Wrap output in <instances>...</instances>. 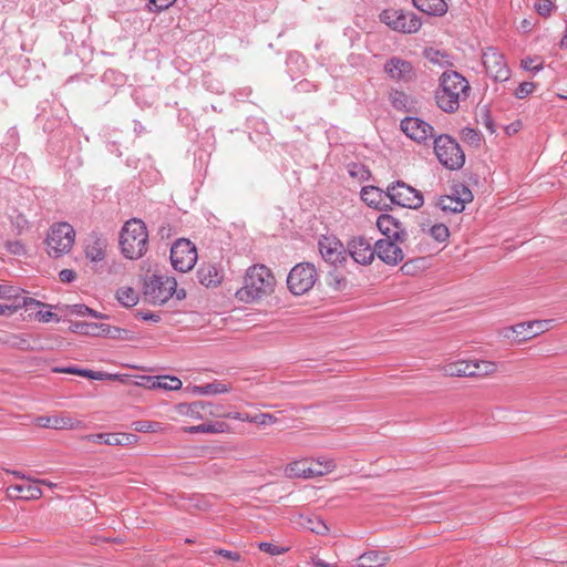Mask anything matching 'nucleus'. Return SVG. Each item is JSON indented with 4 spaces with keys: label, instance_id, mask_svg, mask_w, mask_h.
<instances>
[{
    "label": "nucleus",
    "instance_id": "f257e3e1",
    "mask_svg": "<svg viewBox=\"0 0 567 567\" xmlns=\"http://www.w3.org/2000/svg\"><path fill=\"white\" fill-rule=\"evenodd\" d=\"M470 91V83L463 75L456 71H444L435 91L436 105L445 113H454L468 97Z\"/></svg>",
    "mask_w": 567,
    "mask_h": 567
},
{
    "label": "nucleus",
    "instance_id": "f03ea898",
    "mask_svg": "<svg viewBox=\"0 0 567 567\" xmlns=\"http://www.w3.org/2000/svg\"><path fill=\"white\" fill-rule=\"evenodd\" d=\"M276 286L271 270L265 265H254L246 270L243 287L236 297L244 302H252L270 296Z\"/></svg>",
    "mask_w": 567,
    "mask_h": 567
},
{
    "label": "nucleus",
    "instance_id": "7ed1b4c3",
    "mask_svg": "<svg viewBox=\"0 0 567 567\" xmlns=\"http://www.w3.org/2000/svg\"><path fill=\"white\" fill-rule=\"evenodd\" d=\"M118 243L125 258L131 260L142 258L148 249V231L145 223L138 218L125 221Z\"/></svg>",
    "mask_w": 567,
    "mask_h": 567
},
{
    "label": "nucleus",
    "instance_id": "20e7f679",
    "mask_svg": "<svg viewBox=\"0 0 567 567\" xmlns=\"http://www.w3.org/2000/svg\"><path fill=\"white\" fill-rule=\"evenodd\" d=\"M337 468V463L328 456H318L316 458H302L290 462L285 467V476L288 478H315L332 473Z\"/></svg>",
    "mask_w": 567,
    "mask_h": 567
},
{
    "label": "nucleus",
    "instance_id": "39448f33",
    "mask_svg": "<svg viewBox=\"0 0 567 567\" xmlns=\"http://www.w3.org/2000/svg\"><path fill=\"white\" fill-rule=\"evenodd\" d=\"M176 279L169 276H152L144 286L145 300L152 305H163L172 298L174 293L177 299L185 297V292L177 291Z\"/></svg>",
    "mask_w": 567,
    "mask_h": 567
},
{
    "label": "nucleus",
    "instance_id": "423d86ee",
    "mask_svg": "<svg viewBox=\"0 0 567 567\" xmlns=\"http://www.w3.org/2000/svg\"><path fill=\"white\" fill-rule=\"evenodd\" d=\"M75 230L69 223L53 224L45 238L49 256L58 258L68 254L74 245Z\"/></svg>",
    "mask_w": 567,
    "mask_h": 567
},
{
    "label": "nucleus",
    "instance_id": "0eeeda50",
    "mask_svg": "<svg viewBox=\"0 0 567 567\" xmlns=\"http://www.w3.org/2000/svg\"><path fill=\"white\" fill-rule=\"evenodd\" d=\"M434 153L439 162L446 168L455 171L465 163V155L458 143L450 135L441 134L433 141Z\"/></svg>",
    "mask_w": 567,
    "mask_h": 567
},
{
    "label": "nucleus",
    "instance_id": "6e6552de",
    "mask_svg": "<svg viewBox=\"0 0 567 567\" xmlns=\"http://www.w3.org/2000/svg\"><path fill=\"white\" fill-rule=\"evenodd\" d=\"M441 371L446 377L482 378L496 372V363L487 360H460L444 364Z\"/></svg>",
    "mask_w": 567,
    "mask_h": 567
},
{
    "label": "nucleus",
    "instance_id": "1a4fd4ad",
    "mask_svg": "<svg viewBox=\"0 0 567 567\" xmlns=\"http://www.w3.org/2000/svg\"><path fill=\"white\" fill-rule=\"evenodd\" d=\"M318 279L313 264L300 262L292 267L287 278L288 289L296 296L307 293L312 289Z\"/></svg>",
    "mask_w": 567,
    "mask_h": 567
},
{
    "label": "nucleus",
    "instance_id": "9d476101",
    "mask_svg": "<svg viewBox=\"0 0 567 567\" xmlns=\"http://www.w3.org/2000/svg\"><path fill=\"white\" fill-rule=\"evenodd\" d=\"M553 320H533L520 322L501 330V336L516 343L530 340L551 328Z\"/></svg>",
    "mask_w": 567,
    "mask_h": 567
},
{
    "label": "nucleus",
    "instance_id": "9b49d317",
    "mask_svg": "<svg viewBox=\"0 0 567 567\" xmlns=\"http://www.w3.org/2000/svg\"><path fill=\"white\" fill-rule=\"evenodd\" d=\"M390 200L401 207L417 209L423 205V195L420 190L402 181H396L386 187L385 192Z\"/></svg>",
    "mask_w": 567,
    "mask_h": 567
},
{
    "label": "nucleus",
    "instance_id": "f8f14e48",
    "mask_svg": "<svg viewBox=\"0 0 567 567\" xmlns=\"http://www.w3.org/2000/svg\"><path fill=\"white\" fill-rule=\"evenodd\" d=\"M380 19L392 30L402 33H415L422 25L421 19L415 13L400 9H386L380 14Z\"/></svg>",
    "mask_w": 567,
    "mask_h": 567
},
{
    "label": "nucleus",
    "instance_id": "ddd939ff",
    "mask_svg": "<svg viewBox=\"0 0 567 567\" xmlns=\"http://www.w3.org/2000/svg\"><path fill=\"white\" fill-rule=\"evenodd\" d=\"M197 257L196 247L188 239L181 238L171 248L172 266L177 271L187 272L193 269Z\"/></svg>",
    "mask_w": 567,
    "mask_h": 567
},
{
    "label": "nucleus",
    "instance_id": "4468645a",
    "mask_svg": "<svg viewBox=\"0 0 567 567\" xmlns=\"http://www.w3.org/2000/svg\"><path fill=\"white\" fill-rule=\"evenodd\" d=\"M401 131L412 141L426 144L436 137L434 127L422 118L409 116L401 121Z\"/></svg>",
    "mask_w": 567,
    "mask_h": 567
},
{
    "label": "nucleus",
    "instance_id": "2eb2a0df",
    "mask_svg": "<svg viewBox=\"0 0 567 567\" xmlns=\"http://www.w3.org/2000/svg\"><path fill=\"white\" fill-rule=\"evenodd\" d=\"M473 194L468 187L463 184H456L452 187L449 195L441 196L436 205L445 213H461L465 204L472 202Z\"/></svg>",
    "mask_w": 567,
    "mask_h": 567
},
{
    "label": "nucleus",
    "instance_id": "dca6fc26",
    "mask_svg": "<svg viewBox=\"0 0 567 567\" xmlns=\"http://www.w3.org/2000/svg\"><path fill=\"white\" fill-rule=\"evenodd\" d=\"M487 74L495 81H507L511 75L504 55L495 48H487L482 55Z\"/></svg>",
    "mask_w": 567,
    "mask_h": 567
},
{
    "label": "nucleus",
    "instance_id": "f3484780",
    "mask_svg": "<svg viewBox=\"0 0 567 567\" xmlns=\"http://www.w3.org/2000/svg\"><path fill=\"white\" fill-rule=\"evenodd\" d=\"M322 258L334 266L343 265L347 261V247L336 236H322L318 243Z\"/></svg>",
    "mask_w": 567,
    "mask_h": 567
},
{
    "label": "nucleus",
    "instance_id": "a211bd4d",
    "mask_svg": "<svg viewBox=\"0 0 567 567\" xmlns=\"http://www.w3.org/2000/svg\"><path fill=\"white\" fill-rule=\"evenodd\" d=\"M350 256L359 265H370L375 257V244L362 237L357 236L347 243V257Z\"/></svg>",
    "mask_w": 567,
    "mask_h": 567
},
{
    "label": "nucleus",
    "instance_id": "6ab92c4d",
    "mask_svg": "<svg viewBox=\"0 0 567 567\" xmlns=\"http://www.w3.org/2000/svg\"><path fill=\"white\" fill-rule=\"evenodd\" d=\"M405 241L395 239H379L375 241V256L384 264L395 266L404 258L401 245Z\"/></svg>",
    "mask_w": 567,
    "mask_h": 567
},
{
    "label": "nucleus",
    "instance_id": "aec40b11",
    "mask_svg": "<svg viewBox=\"0 0 567 567\" xmlns=\"http://www.w3.org/2000/svg\"><path fill=\"white\" fill-rule=\"evenodd\" d=\"M378 229L385 236L384 239H395L399 241L408 240V231L403 224L389 214H382L377 219Z\"/></svg>",
    "mask_w": 567,
    "mask_h": 567
},
{
    "label": "nucleus",
    "instance_id": "412c9836",
    "mask_svg": "<svg viewBox=\"0 0 567 567\" xmlns=\"http://www.w3.org/2000/svg\"><path fill=\"white\" fill-rule=\"evenodd\" d=\"M385 73L396 82H410L415 78V71L411 62L400 59L391 58L384 64Z\"/></svg>",
    "mask_w": 567,
    "mask_h": 567
},
{
    "label": "nucleus",
    "instance_id": "4be33fe9",
    "mask_svg": "<svg viewBox=\"0 0 567 567\" xmlns=\"http://www.w3.org/2000/svg\"><path fill=\"white\" fill-rule=\"evenodd\" d=\"M177 415L190 420H203L206 415H214L212 404L203 401L193 403H179L174 408Z\"/></svg>",
    "mask_w": 567,
    "mask_h": 567
},
{
    "label": "nucleus",
    "instance_id": "5701e85b",
    "mask_svg": "<svg viewBox=\"0 0 567 567\" xmlns=\"http://www.w3.org/2000/svg\"><path fill=\"white\" fill-rule=\"evenodd\" d=\"M107 241L95 234L90 235L84 245L85 257L92 262L102 261L106 256Z\"/></svg>",
    "mask_w": 567,
    "mask_h": 567
},
{
    "label": "nucleus",
    "instance_id": "b1692460",
    "mask_svg": "<svg viewBox=\"0 0 567 567\" xmlns=\"http://www.w3.org/2000/svg\"><path fill=\"white\" fill-rule=\"evenodd\" d=\"M35 424L45 429L72 430L79 427L81 422L68 415H52L37 417Z\"/></svg>",
    "mask_w": 567,
    "mask_h": 567
},
{
    "label": "nucleus",
    "instance_id": "393cba45",
    "mask_svg": "<svg viewBox=\"0 0 567 567\" xmlns=\"http://www.w3.org/2000/svg\"><path fill=\"white\" fill-rule=\"evenodd\" d=\"M198 280L205 287H217L224 279L223 269L216 265H202L197 270Z\"/></svg>",
    "mask_w": 567,
    "mask_h": 567
},
{
    "label": "nucleus",
    "instance_id": "a878e982",
    "mask_svg": "<svg viewBox=\"0 0 567 567\" xmlns=\"http://www.w3.org/2000/svg\"><path fill=\"white\" fill-rule=\"evenodd\" d=\"M73 332L94 336V337H109L112 336L113 328L103 323L90 322H75L71 326Z\"/></svg>",
    "mask_w": 567,
    "mask_h": 567
},
{
    "label": "nucleus",
    "instance_id": "bb28decb",
    "mask_svg": "<svg viewBox=\"0 0 567 567\" xmlns=\"http://www.w3.org/2000/svg\"><path fill=\"white\" fill-rule=\"evenodd\" d=\"M8 492L10 495H12V492H17L18 497L22 499H39L42 496V491L34 478H27V482L22 484L10 486Z\"/></svg>",
    "mask_w": 567,
    "mask_h": 567
},
{
    "label": "nucleus",
    "instance_id": "cd10ccee",
    "mask_svg": "<svg viewBox=\"0 0 567 567\" xmlns=\"http://www.w3.org/2000/svg\"><path fill=\"white\" fill-rule=\"evenodd\" d=\"M414 7L429 16H443L447 11V2L444 0H412Z\"/></svg>",
    "mask_w": 567,
    "mask_h": 567
},
{
    "label": "nucleus",
    "instance_id": "c85d7f7f",
    "mask_svg": "<svg viewBox=\"0 0 567 567\" xmlns=\"http://www.w3.org/2000/svg\"><path fill=\"white\" fill-rule=\"evenodd\" d=\"M390 560V556L383 550H369L358 558L359 567H382Z\"/></svg>",
    "mask_w": 567,
    "mask_h": 567
},
{
    "label": "nucleus",
    "instance_id": "c756f323",
    "mask_svg": "<svg viewBox=\"0 0 567 567\" xmlns=\"http://www.w3.org/2000/svg\"><path fill=\"white\" fill-rule=\"evenodd\" d=\"M230 390L231 386L228 385L227 383H224L221 381H214L212 383L203 385H195L193 386L192 392L198 395H216L228 393Z\"/></svg>",
    "mask_w": 567,
    "mask_h": 567
},
{
    "label": "nucleus",
    "instance_id": "7c9ffc66",
    "mask_svg": "<svg viewBox=\"0 0 567 567\" xmlns=\"http://www.w3.org/2000/svg\"><path fill=\"white\" fill-rule=\"evenodd\" d=\"M229 431V425L225 422H208L199 425L184 427V432L196 433H226Z\"/></svg>",
    "mask_w": 567,
    "mask_h": 567
},
{
    "label": "nucleus",
    "instance_id": "2f4dec72",
    "mask_svg": "<svg viewBox=\"0 0 567 567\" xmlns=\"http://www.w3.org/2000/svg\"><path fill=\"white\" fill-rule=\"evenodd\" d=\"M423 54L425 59L434 65H439L440 68L453 66V59L445 51L429 48L424 50Z\"/></svg>",
    "mask_w": 567,
    "mask_h": 567
},
{
    "label": "nucleus",
    "instance_id": "473e14b6",
    "mask_svg": "<svg viewBox=\"0 0 567 567\" xmlns=\"http://www.w3.org/2000/svg\"><path fill=\"white\" fill-rule=\"evenodd\" d=\"M391 105L398 111H409L411 106L410 96L400 90H392L389 94Z\"/></svg>",
    "mask_w": 567,
    "mask_h": 567
},
{
    "label": "nucleus",
    "instance_id": "72a5a7b5",
    "mask_svg": "<svg viewBox=\"0 0 567 567\" xmlns=\"http://www.w3.org/2000/svg\"><path fill=\"white\" fill-rule=\"evenodd\" d=\"M361 199L369 206L378 207L382 200V190L374 186H364L361 189Z\"/></svg>",
    "mask_w": 567,
    "mask_h": 567
},
{
    "label": "nucleus",
    "instance_id": "f704fd0d",
    "mask_svg": "<svg viewBox=\"0 0 567 567\" xmlns=\"http://www.w3.org/2000/svg\"><path fill=\"white\" fill-rule=\"evenodd\" d=\"M24 305L25 306H39V307H42V308H47L48 310H39L35 315L37 319L40 321V322H50L52 320H55V321H59V318H56V315L53 313L50 308H51V305H47V303H42L35 299H32L30 298L29 300H25L24 301Z\"/></svg>",
    "mask_w": 567,
    "mask_h": 567
},
{
    "label": "nucleus",
    "instance_id": "c9c22d12",
    "mask_svg": "<svg viewBox=\"0 0 567 567\" xmlns=\"http://www.w3.org/2000/svg\"><path fill=\"white\" fill-rule=\"evenodd\" d=\"M116 299L124 307H133L138 301V295L133 288L122 287L116 291Z\"/></svg>",
    "mask_w": 567,
    "mask_h": 567
},
{
    "label": "nucleus",
    "instance_id": "e433bc0d",
    "mask_svg": "<svg viewBox=\"0 0 567 567\" xmlns=\"http://www.w3.org/2000/svg\"><path fill=\"white\" fill-rule=\"evenodd\" d=\"M182 384V381L176 377L161 375L157 377L155 382H153V388L175 391L179 390Z\"/></svg>",
    "mask_w": 567,
    "mask_h": 567
},
{
    "label": "nucleus",
    "instance_id": "4c0bfd02",
    "mask_svg": "<svg viewBox=\"0 0 567 567\" xmlns=\"http://www.w3.org/2000/svg\"><path fill=\"white\" fill-rule=\"evenodd\" d=\"M303 527L317 535H326L329 532L327 524L318 516L306 518Z\"/></svg>",
    "mask_w": 567,
    "mask_h": 567
},
{
    "label": "nucleus",
    "instance_id": "58836bf2",
    "mask_svg": "<svg viewBox=\"0 0 567 567\" xmlns=\"http://www.w3.org/2000/svg\"><path fill=\"white\" fill-rule=\"evenodd\" d=\"M84 440L99 444H106L111 446H115L116 433H95L87 434L84 436Z\"/></svg>",
    "mask_w": 567,
    "mask_h": 567
},
{
    "label": "nucleus",
    "instance_id": "ea45409f",
    "mask_svg": "<svg viewBox=\"0 0 567 567\" xmlns=\"http://www.w3.org/2000/svg\"><path fill=\"white\" fill-rule=\"evenodd\" d=\"M133 429L137 432H144V433H148V432H159L162 431V427L159 425V423L157 422H150V421H137V422H134L133 423Z\"/></svg>",
    "mask_w": 567,
    "mask_h": 567
},
{
    "label": "nucleus",
    "instance_id": "a19ab883",
    "mask_svg": "<svg viewBox=\"0 0 567 567\" xmlns=\"http://www.w3.org/2000/svg\"><path fill=\"white\" fill-rule=\"evenodd\" d=\"M535 10L542 17H549L555 9V4L551 0H537L535 2Z\"/></svg>",
    "mask_w": 567,
    "mask_h": 567
},
{
    "label": "nucleus",
    "instance_id": "79ce46f5",
    "mask_svg": "<svg viewBox=\"0 0 567 567\" xmlns=\"http://www.w3.org/2000/svg\"><path fill=\"white\" fill-rule=\"evenodd\" d=\"M520 65L526 71L539 72L543 70V61L539 58L527 56L522 60Z\"/></svg>",
    "mask_w": 567,
    "mask_h": 567
},
{
    "label": "nucleus",
    "instance_id": "37998d69",
    "mask_svg": "<svg viewBox=\"0 0 567 567\" xmlns=\"http://www.w3.org/2000/svg\"><path fill=\"white\" fill-rule=\"evenodd\" d=\"M3 342L18 349H28L30 347L29 340L22 334H11Z\"/></svg>",
    "mask_w": 567,
    "mask_h": 567
},
{
    "label": "nucleus",
    "instance_id": "c03bdc74",
    "mask_svg": "<svg viewBox=\"0 0 567 567\" xmlns=\"http://www.w3.org/2000/svg\"><path fill=\"white\" fill-rule=\"evenodd\" d=\"M258 548L261 551L267 553L271 556H280L288 550L287 547L277 546V545H274L271 543H266V542L259 543Z\"/></svg>",
    "mask_w": 567,
    "mask_h": 567
},
{
    "label": "nucleus",
    "instance_id": "a18cd8bd",
    "mask_svg": "<svg viewBox=\"0 0 567 567\" xmlns=\"http://www.w3.org/2000/svg\"><path fill=\"white\" fill-rule=\"evenodd\" d=\"M138 442V436L132 433H116L115 446H130Z\"/></svg>",
    "mask_w": 567,
    "mask_h": 567
},
{
    "label": "nucleus",
    "instance_id": "49530a36",
    "mask_svg": "<svg viewBox=\"0 0 567 567\" xmlns=\"http://www.w3.org/2000/svg\"><path fill=\"white\" fill-rule=\"evenodd\" d=\"M430 231L432 237L440 243L446 240L450 236L449 228L443 224L432 226Z\"/></svg>",
    "mask_w": 567,
    "mask_h": 567
},
{
    "label": "nucleus",
    "instance_id": "de8ad7c7",
    "mask_svg": "<svg viewBox=\"0 0 567 567\" xmlns=\"http://www.w3.org/2000/svg\"><path fill=\"white\" fill-rule=\"evenodd\" d=\"M277 422V417L270 413H259L252 415V423L258 425H270Z\"/></svg>",
    "mask_w": 567,
    "mask_h": 567
},
{
    "label": "nucleus",
    "instance_id": "09e8293b",
    "mask_svg": "<svg viewBox=\"0 0 567 567\" xmlns=\"http://www.w3.org/2000/svg\"><path fill=\"white\" fill-rule=\"evenodd\" d=\"M535 90V84L533 82H522L515 91V96L517 99H525L529 94H532Z\"/></svg>",
    "mask_w": 567,
    "mask_h": 567
},
{
    "label": "nucleus",
    "instance_id": "8fccbe9b",
    "mask_svg": "<svg viewBox=\"0 0 567 567\" xmlns=\"http://www.w3.org/2000/svg\"><path fill=\"white\" fill-rule=\"evenodd\" d=\"M66 310L69 315L84 317L87 316L89 307L82 303H75L66 306Z\"/></svg>",
    "mask_w": 567,
    "mask_h": 567
},
{
    "label": "nucleus",
    "instance_id": "3c124183",
    "mask_svg": "<svg viewBox=\"0 0 567 567\" xmlns=\"http://www.w3.org/2000/svg\"><path fill=\"white\" fill-rule=\"evenodd\" d=\"M175 2H176V0H151L150 1L152 8L156 11H162V10L168 9Z\"/></svg>",
    "mask_w": 567,
    "mask_h": 567
},
{
    "label": "nucleus",
    "instance_id": "603ef678",
    "mask_svg": "<svg viewBox=\"0 0 567 567\" xmlns=\"http://www.w3.org/2000/svg\"><path fill=\"white\" fill-rule=\"evenodd\" d=\"M59 278L62 282H73L76 279V272L72 269H62Z\"/></svg>",
    "mask_w": 567,
    "mask_h": 567
},
{
    "label": "nucleus",
    "instance_id": "864d4df0",
    "mask_svg": "<svg viewBox=\"0 0 567 567\" xmlns=\"http://www.w3.org/2000/svg\"><path fill=\"white\" fill-rule=\"evenodd\" d=\"M228 419L252 423V415L240 412H230L225 415Z\"/></svg>",
    "mask_w": 567,
    "mask_h": 567
},
{
    "label": "nucleus",
    "instance_id": "5fc2aeb1",
    "mask_svg": "<svg viewBox=\"0 0 567 567\" xmlns=\"http://www.w3.org/2000/svg\"><path fill=\"white\" fill-rule=\"evenodd\" d=\"M218 555L234 561H238L240 559V555L237 551H231L227 549H219L216 551Z\"/></svg>",
    "mask_w": 567,
    "mask_h": 567
},
{
    "label": "nucleus",
    "instance_id": "6e6d98bb",
    "mask_svg": "<svg viewBox=\"0 0 567 567\" xmlns=\"http://www.w3.org/2000/svg\"><path fill=\"white\" fill-rule=\"evenodd\" d=\"M138 317L144 321L158 322L161 317L154 312H138Z\"/></svg>",
    "mask_w": 567,
    "mask_h": 567
},
{
    "label": "nucleus",
    "instance_id": "4d7b16f0",
    "mask_svg": "<svg viewBox=\"0 0 567 567\" xmlns=\"http://www.w3.org/2000/svg\"><path fill=\"white\" fill-rule=\"evenodd\" d=\"M81 375L82 377H85V378H89V379H92V380H103L104 378V374L102 372H94L92 370H83V372H81Z\"/></svg>",
    "mask_w": 567,
    "mask_h": 567
},
{
    "label": "nucleus",
    "instance_id": "13d9d810",
    "mask_svg": "<svg viewBox=\"0 0 567 567\" xmlns=\"http://www.w3.org/2000/svg\"><path fill=\"white\" fill-rule=\"evenodd\" d=\"M83 370L84 369H78V368H73V367L54 369V371H56V372L71 373V374H78V375H81V372H83Z\"/></svg>",
    "mask_w": 567,
    "mask_h": 567
},
{
    "label": "nucleus",
    "instance_id": "bf43d9fd",
    "mask_svg": "<svg viewBox=\"0 0 567 567\" xmlns=\"http://www.w3.org/2000/svg\"><path fill=\"white\" fill-rule=\"evenodd\" d=\"M87 316L95 318V319H106L107 318V316H105L104 313L97 312L96 310H93L91 308H89Z\"/></svg>",
    "mask_w": 567,
    "mask_h": 567
},
{
    "label": "nucleus",
    "instance_id": "052dcab7",
    "mask_svg": "<svg viewBox=\"0 0 567 567\" xmlns=\"http://www.w3.org/2000/svg\"><path fill=\"white\" fill-rule=\"evenodd\" d=\"M37 482H38V485H39V486H40V485H44V486H48V487H50V488H54V487H56V486H58L55 483H53V482H51V481H49V480H37Z\"/></svg>",
    "mask_w": 567,
    "mask_h": 567
},
{
    "label": "nucleus",
    "instance_id": "680f3d73",
    "mask_svg": "<svg viewBox=\"0 0 567 567\" xmlns=\"http://www.w3.org/2000/svg\"><path fill=\"white\" fill-rule=\"evenodd\" d=\"M560 48L561 49H565L567 50V20H566V29H565V33L560 40V43H559Z\"/></svg>",
    "mask_w": 567,
    "mask_h": 567
},
{
    "label": "nucleus",
    "instance_id": "e2e57ef3",
    "mask_svg": "<svg viewBox=\"0 0 567 567\" xmlns=\"http://www.w3.org/2000/svg\"><path fill=\"white\" fill-rule=\"evenodd\" d=\"M13 475L16 477H19V478H22L27 482V478H30L29 476H25L24 474L20 473V472H13Z\"/></svg>",
    "mask_w": 567,
    "mask_h": 567
},
{
    "label": "nucleus",
    "instance_id": "0e129e2a",
    "mask_svg": "<svg viewBox=\"0 0 567 567\" xmlns=\"http://www.w3.org/2000/svg\"><path fill=\"white\" fill-rule=\"evenodd\" d=\"M6 292H7V288L0 286V297H3L6 295Z\"/></svg>",
    "mask_w": 567,
    "mask_h": 567
},
{
    "label": "nucleus",
    "instance_id": "69168bd1",
    "mask_svg": "<svg viewBox=\"0 0 567 567\" xmlns=\"http://www.w3.org/2000/svg\"><path fill=\"white\" fill-rule=\"evenodd\" d=\"M7 309H8V307H7V306H2V305H0V316H1V315H4V312H6V310H7Z\"/></svg>",
    "mask_w": 567,
    "mask_h": 567
}]
</instances>
